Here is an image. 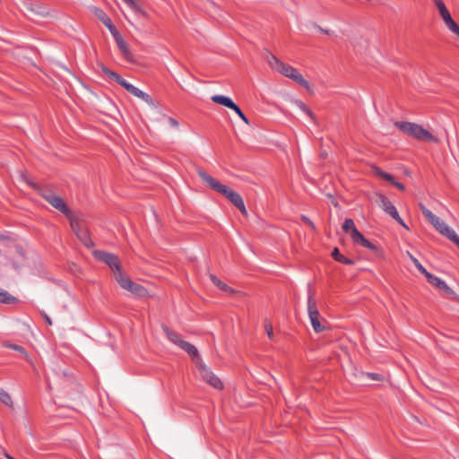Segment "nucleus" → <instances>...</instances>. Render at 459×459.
Returning <instances> with one entry per match:
<instances>
[{
	"label": "nucleus",
	"instance_id": "36",
	"mask_svg": "<svg viewBox=\"0 0 459 459\" xmlns=\"http://www.w3.org/2000/svg\"><path fill=\"white\" fill-rule=\"evenodd\" d=\"M7 346L12 348V349H13V350H15V351H19V352H21V353H22V354H24L26 359L28 360H30L29 356L27 355V353L25 352L24 349L22 346H19V345H16V344H9Z\"/></svg>",
	"mask_w": 459,
	"mask_h": 459
},
{
	"label": "nucleus",
	"instance_id": "21",
	"mask_svg": "<svg viewBox=\"0 0 459 459\" xmlns=\"http://www.w3.org/2000/svg\"><path fill=\"white\" fill-rule=\"evenodd\" d=\"M99 67L100 68L101 72L106 75L108 76L109 79L115 81L116 82H117L119 85H121L122 87L125 85V83L126 82V81L125 79H123L118 74H117L116 72L108 69L107 66H105L102 63H100L99 64Z\"/></svg>",
	"mask_w": 459,
	"mask_h": 459
},
{
	"label": "nucleus",
	"instance_id": "44",
	"mask_svg": "<svg viewBox=\"0 0 459 459\" xmlns=\"http://www.w3.org/2000/svg\"><path fill=\"white\" fill-rule=\"evenodd\" d=\"M13 266L16 271L21 269V265L15 262L13 263Z\"/></svg>",
	"mask_w": 459,
	"mask_h": 459
},
{
	"label": "nucleus",
	"instance_id": "31",
	"mask_svg": "<svg viewBox=\"0 0 459 459\" xmlns=\"http://www.w3.org/2000/svg\"><path fill=\"white\" fill-rule=\"evenodd\" d=\"M407 255L412 261V263L415 264L417 269L426 276L429 272L423 267V265L419 262V260L416 257H414L410 252H407Z\"/></svg>",
	"mask_w": 459,
	"mask_h": 459
},
{
	"label": "nucleus",
	"instance_id": "12",
	"mask_svg": "<svg viewBox=\"0 0 459 459\" xmlns=\"http://www.w3.org/2000/svg\"><path fill=\"white\" fill-rule=\"evenodd\" d=\"M41 196L54 208L64 213L66 217H70L74 212L67 207L65 202L59 195L50 190L41 192Z\"/></svg>",
	"mask_w": 459,
	"mask_h": 459
},
{
	"label": "nucleus",
	"instance_id": "7",
	"mask_svg": "<svg viewBox=\"0 0 459 459\" xmlns=\"http://www.w3.org/2000/svg\"><path fill=\"white\" fill-rule=\"evenodd\" d=\"M342 228L346 234L350 235L354 243L359 244L372 251H377V247L367 238H365L364 236L358 230L352 219H346Z\"/></svg>",
	"mask_w": 459,
	"mask_h": 459
},
{
	"label": "nucleus",
	"instance_id": "29",
	"mask_svg": "<svg viewBox=\"0 0 459 459\" xmlns=\"http://www.w3.org/2000/svg\"><path fill=\"white\" fill-rule=\"evenodd\" d=\"M0 401L9 406V407H12L13 406V400L11 398V396L9 395V394L7 392H5L3 388L0 387Z\"/></svg>",
	"mask_w": 459,
	"mask_h": 459
},
{
	"label": "nucleus",
	"instance_id": "9",
	"mask_svg": "<svg viewBox=\"0 0 459 459\" xmlns=\"http://www.w3.org/2000/svg\"><path fill=\"white\" fill-rule=\"evenodd\" d=\"M195 361L204 381L216 389L223 388L221 380L213 374V372L206 366L199 355L195 359Z\"/></svg>",
	"mask_w": 459,
	"mask_h": 459
},
{
	"label": "nucleus",
	"instance_id": "4",
	"mask_svg": "<svg viewBox=\"0 0 459 459\" xmlns=\"http://www.w3.org/2000/svg\"><path fill=\"white\" fill-rule=\"evenodd\" d=\"M420 208L424 214V216L428 219L430 224L438 231L441 235L447 238L449 240L453 239V236H455V231L451 229L444 221H442L439 217L435 215L431 211L426 208L422 204H420Z\"/></svg>",
	"mask_w": 459,
	"mask_h": 459
},
{
	"label": "nucleus",
	"instance_id": "32",
	"mask_svg": "<svg viewBox=\"0 0 459 459\" xmlns=\"http://www.w3.org/2000/svg\"><path fill=\"white\" fill-rule=\"evenodd\" d=\"M101 22L108 28V30L110 31V33L112 34V36L114 34H116L117 32H118V30H117V28L113 25L111 20L109 19L108 16H107L105 18V20L101 21Z\"/></svg>",
	"mask_w": 459,
	"mask_h": 459
},
{
	"label": "nucleus",
	"instance_id": "15",
	"mask_svg": "<svg viewBox=\"0 0 459 459\" xmlns=\"http://www.w3.org/2000/svg\"><path fill=\"white\" fill-rule=\"evenodd\" d=\"M438 9L439 14L443 19L448 29L454 33L459 29V26L455 23V22L452 19L449 11L446 7L444 2L442 0H433Z\"/></svg>",
	"mask_w": 459,
	"mask_h": 459
},
{
	"label": "nucleus",
	"instance_id": "49",
	"mask_svg": "<svg viewBox=\"0 0 459 459\" xmlns=\"http://www.w3.org/2000/svg\"><path fill=\"white\" fill-rule=\"evenodd\" d=\"M18 252L21 255V256H22V257L24 256V254H23V252L21 249H19Z\"/></svg>",
	"mask_w": 459,
	"mask_h": 459
},
{
	"label": "nucleus",
	"instance_id": "45",
	"mask_svg": "<svg viewBox=\"0 0 459 459\" xmlns=\"http://www.w3.org/2000/svg\"><path fill=\"white\" fill-rule=\"evenodd\" d=\"M329 197L333 199L332 203H333L335 206H337V205H338V204H337L336 200L333 197V195H329Z\"/></svg>",
	"mask_w": 459,
	"mask_h": 459
},
{
	"label": "nucleus",
	"instance_id": "3",
	"mask_svg": "<svg viewBox=\"0 0 459 459\" xmlns=\"http://www.w3.org/2000/svg\"><path fill=\"white\" fill-rule=\"evenodd\" d=\"M394 126L403 133L420 141L437 143L438 139L421 126L411 122H394Z\"/></svg>",
	"mask_w": 459,
	"mask_h": 459
},
{
	"label": "nucleus",
	"instance_id": "27",
	"mask_svg": "<svg viewBox=\"0 0 459 459\" xmlns=\"http://www.w3.org/2000/svg\"><path fill=\"white\" fill-rule=\"evenodd\" d=\"M332 256L334 260L343 263L345 264H353L354 262L349 258L344 257L342 255L340 254L339 249L337 247L333 248L332 252Z\"/></svg>",
	"mask_w": 459,
	"mask_h": 459
},
{
	"label": "nucleus",
	"instance_id": "35",
	"mask_svg": "<svg viewBox=\"0 0 459 459\" xmlns=\"http://www.w3.org/2000/svg\"><path fill=\"white\" fill-rule=\"evenodd\" d=\"M264 329L270 339L273 337V325L267 320L264 321Z\"/></svg>",
	"mask_w": 459,
	"mask_h": 459
},
{
	"label": "nucleus",
	"instance_id": "10",
	"mask_svg": "<svg viewBox=\"0 0 459 459\" xmlns=\"http://www.w3.org/2000/svg\"><path fill=\"white\" fill-rule=\"evenodd\" d=\"M307 313L312 327L316 333H321L326 329L324 325L325 320L321 317L317 309L316 302L311 296H309L307 299Z\"/></svg>",
	"mask_w": 459,
	"mask_h": 459
},
{
	"label": "nucleus",
	"instance_id": "50",
	"mask_svg": "<svg viewBox=\"0 0 459 459\" xmlns=\"http://www.w3.org/2000/svg\"><path fill=\"white\" fill-rule=\"evenodd\" d=\"M455 33L459 36V29Z\"/></svg>",
	"mask_w": 459,
	"mask_h": 459
},
{
	"label": "nucleus",
	"instance_id": "41",
	"mask_svg": "<svg viewBox=\"0 0 459 459\" xmlns=\"http://www.w3.org/2000/svg\"><path fill=\"white\" fill-rule=\"evenodd\" d=\"M134 12L136 13H139L140 14H142L143 17H148V13L140 6V10H134Z\"/></svg>",
	"mask_w": 459,
	"mask_h": 459
},
{
	"label": "nucleus",
	"instance_id": "34",
	"mask_svg": "<svg viewBox=\"0 0 459 459\" xmlns=\"http://www.w3.org/2000/svg\"><path fill=\"white\" fill-rule=\"evenodd\" d=\"M365 376L374 381H382L384 377L377 373H366Z\"/></svg>",
	"mask_w": 459,
	"mask_h": 459
},
{
	"label": "nucleus",
	"instance_id": "11",
	"mask_svg": "<svg viewBox=\"0 0 459 459\" xmlns=\"http://www.w3.org/2000/svg\"><path fill=\"white\" fill-rule=\"evenodd\" d=\"M67 219L69 220L72 230L80 241L86 247H91L92 242L90 238L89 232L82 227L80 219L74 213L71 214Z\"/></svg>",
	"mask_w": 459,
	"mask_h": 459
},
{
	"label": "nucleus",
	"instance_id": "16",
	"mask_svg": "<svg viewBox=\"0 0 459 459\" xmlns=\"http://www.w3.org/2000/svg\"><path fill=\"white\" fill-rule=\"evenodd\" d=\"M94 255L98 260L107 264L111 268L113 273L118 271V269L120 268V263L117 256L111 253L104 251H95Z\"/></svg>",
	"mask_w": 459,
	"mask_h": 459
},
{
	"label": "nucleus",
	"instance_id": "14",
	"mask_svg": "<svg viewBox=\"0 0 459 459\" xmlns=\"http://www.w3.org/2000/svg\"><path fill=\"white\" fill-rule=\"evenodd\" d=\"M211 99L214 103L222 105L234 110L243 122H245L247 125H249L248 118L245 116V114L241 111L239 107L237 104H235L230 98L223 95H213L212 96Z\"/></svg>",
	"mask_w": 459,
	"mask_h": 459
},
{
	"label": "nucleus",
	"instance_id": "40",
	"mask_svg": "<svg viewBox=\"0 0 459 459\" xmlns=\"http://www.w3.org/2000/svg\"><path fill=\"white\" fill-rule=\"evenodd\" d=\"M168 121L172 127L178 128L179 126V123L173 117H169Z\"/></svg>",
	"mask_w": 459,
	"mask_h": 459
},
{
	"label": "nucleus",
	"instance_id": "43",
	"mask_svg": "<svg viewBox=\"0 0 459 459\" xmlns=\"http://www.w3.org/2000/svg\"><path fill=\"white\" fill-rule=\"evenodd\" d=\"M43 316H44V318L46 320V323L48 325H52V320L50 319V317L47 314H45V313H43Z\"/></svg>",
	"mask_w": 459,
	"mask_h": 459
},
{
	"label": "nucleus",
	"instance_id": "17",
	"mask_svg": "<svg viewBox=\"0 0 459 459\" xmlns=\"http://www.w3.org/2000/svg\"><path fill=\"white\" fill-rule=\"evenodd\" d=\"M129 93H131L133 96L143 100L144 102H146L148 105L156 108V103L153 100V99L149 95L148 93L143 91L139 88L134 86L133 84L126 82L125 85L123 86Z\"/></svg>",
	"mask_w": 459,
	"mask_h": 459
},
{
	"label": "nucleus",
	"instance_id": "1",
	"mask_svg": "<svg viewBox=\"0 0 459 459\" xmlns=\"http://www.w3.org/2000/svg\"><path fill=\"white\" fill-rule=\"evenodd\" d=\"M197 175L200 177L202 181L209 186L211 189L215 192L224 195L228 200H230L244 216H247V211L246 209L243 198L240 195L234 190L228 187L226 185L220 182L218 179L214 178L205 171L201 169L196 170Z\"/></svg>",
	"mask_w": 459,
	"mask_h": 459
},
{
	"label": "nucleus",
	"instance_id": "25",
	"mask_svg": "<svg viewBox=\"0 0 459 459\" xmlns=\"http://www.w3.org/2000/svg\"><path fill=\"white\" fill-rule=\"evenodd\" d=\"M210 279L212 281V283L214 285H216L221 290H223V291H225L227 293H230V294H233L235 292V290L232 288L228 286L226 283L222 282L214 274H210Z\"/></svg>",
	"mask_w": 459,
	"mask_h": 459
},
{
	"label": "nucleus",
	"instance_id": "19",
	"mask_svg": "<svg viewBox=\"0 0 459 459\" xmlns=\"http://www.w3.org/2000/svg\"><path fill=\"white\" fill-rule=\"evenodd\" d=\"M372 170L375 173V175L378 176L379 178H381L384 180L390 182L392 185L396 186L398 189H400L402 191H403L405 189V186L402 183L395 181L394 177L391 174L383 171L378 167L373 166Z\"/></svg>",
	"mask_w": 459,
	"mask_h": 459
},
{
	"label": "nucleus",
	"instance_id": "2",
	"mask_svg": "<svg viewBox=\"0 0 459 459\" xmlns=\"http://www.w3.org/2000/svg\"><path fill=\"white\" fill-rule=\"evenodd\" d=\"M267 62L272 69L280 73L281 74L288 77L307 91L310 90V83L303 77V75L298 72L296 68L287 64H284L275 56L270 54L267 57Z\"/></svg>",
	"mask_w": 459,
	"mask_h": 459
},
{
	"label": "nucleus",
	"instance_id": "26",
	"mask_svg": "<svg viewBox=\"0 0 459 459\" xmlns=\"http://www.w3.org/2000/svg\"><path fill=\"white\" fill-rule=\"evenodd\" d=\"M128 291L132 292L140 297H143L147 294L146 290L142 285L132 281L131 285L127 289Z\"/></svg>",
	"mask_w": 459,
	"mask_h": 459
},
{
	"label": "nucleus",
	"instance_id": "24",
	"mask_svg": "<svg viewBox=\"0 0 459 459\" xmlns=\"http://www.w3.org/2000/svg\"><path fill=\"white\" fill-rule=\"evenodd\" d=\"M114 277L116 281L118 282V284L121 286V288L127 290L128 287L131 285L132 281L130 278H128L119 268L118 271H116L114 273Z\"/></svg>",
	"mask_w": 459,
	"mask_h": 459
},
{
	"label": "nucleus",
	"instance_id": "5",
	"mask_svg": "<svg viewBox=\"0 0 459 459\" xmlns=\"http://www.w3.org/2000/svg\"><path fill=\"white\" fill-rule=\"evenodd\" d=\"M420 208L424 214V216L428 219L430 224L438 231L441 235L447 238L449 240L453 239V236H455V231L451 229L444 221H442L439 217L435 215L431 211L426 208L422 204H420Z\"/></svg>",
	"mask_w": 459,
	"mask_h": 459
},
{
	"label": "nucleus",
	"instance_id": "20",
	"mask_svg": "<svg viewBox=\"0 0 459 459\" xmlns=\"http://www.w3.org/2000/svg\"><path fill=\"white\" fill-rule=\"evenodd\" d=\"M113 37L121 54L125 56L126 59L131 61L132 56L128 44L125 41L119 32L114 34Z\"/></svg>",
	"mask_w": 459,
	"mask_h": 459
},
{
	"label": "nucleus",
	"instance_id": "30",
	"mask_svg": "<svg viewBox=\"0 0 459 459\" xmlns=\"http://www.w3.org/2000/svg\"><path fill=\"white\" fill-rule=\"evenodd\" d=\"M28 9L40 16H47L48 14V13L43 9L39 4H31Z\"/></svg>",
	"mask_w": 459,
	"mask_h": 459
},
{
	"label": "nucleus",
	"instance_id": "22",
	"mask_svg": "<svg viewBox=\"0 0 459 459\" xmlns=\"http://www.w3.org/2000/svg\"><path fill=\"white\" fill-rule=\"evenodd\" d=\"M99 67L100 68L101 72L106 75L108 76L109 79L115 81L116 82H117L119 85H121L122 87L125 85V83L126 82V81L125 79H123L118 74H117L116 72L108 69L107 66H105L102 63H100L99 64Z\"/></svg>",
	"mask_w": 459,
	"mask_h": 459
},
{
	"label": "nucleus",
	"instance_id": "33",
	"mask_svg": "<svg viewBox=\"0 0 459 459\" xmlns=\"http://www.w3.org/2000/svg\"><path fill=\"white\" fill-rule=\"evenodd\" d=\"M92 12L100 22L105 20V18L108 16L101 9L97 7H93Z\"/></svg>",
	"mask_w": 459,
	"mask_h": 459
},
{
	"label": "nucleus",
	"instance_id": "13",
	"mask_svg": "<svg viewBox=\"0 0 459 459\" xmlns=\"http://www.w3.org/2000/svg\"><path fill=\"white\" fill-rule=\"evenodd\" d=\"M426 278L431 285L443 292L445 298L452 300L458 299L457 294L443 280L431 274L430 273H428Z\"/></svg>",
	"mask_w": 459,
	"mask_h": 459
},
{
	"label": "nucleus",
	"instance_id": "46",
	"mask_svg": "<svg viewBox=\"0 0 459 459\" xmlns=\"http://www.w3.org/2000/svg\"><path fill=\"white\" fill-rule=\"evenodd\" d=\"M321 31H323L324 33L325 34H329V30H324L322 28L319 29Z\"/></svg>",
	"mask_w": 459,
	"mask_h": 459
},
{
	"label": "nucleus",
	"instance_id": "38",
	"mask_svg": "<svg viewBox=\"0 0 459 459\" xmlns=\"http://www.w3.org/2000/svg\"><path fill=\"white\" fill-rule=\"evenodd\" d=\"M301 220L307 224L308 225L312 230H316V227L314 225V223L310 221V219L308 217H307L306 215H302L301 216Z\"/></svg>",
	"mask_w": 459,
	"mask_h": 459
},
{
	"label": "nucleus",
	"instance_id": "23",
	"mask_svg": "<svg viewBox=\"0 0 459 459\" xmlns=\"http://www.w3.org/2000/svg\"><path fill=\"white\" fill-rule=\"evenodd\" d=\"M291 104L305 112L316 124V117L315 114L312 112V110L300 100L293 99L290 100Z\"/></svg>",
	"mask_w": 459,
	"mask_h": 459
},
{
	"label": "nucleus",
	"instance_id": "6",
	"mask_svg": "<svg viewBox=\"0 0 459 459\" xmlns=\"http://www.w3.org/2000/svg\"><path fill=\"white\" fill-rule=\"evenodd\" d=\"M420 208L424 214V216L428 219L430 224L438 231L441 235L447 238L449 240L453 239V236H455V231L451 229L444 221H442L439 217L435 215L431 211L426 208L422 204H420Z\"/></svg>",
	"mask_w": 459,
	"mask_h": 459
},
{
	"label": "nucleus",
	"instance_id": "8",
	"mask_svg": "<svg viewBox=\"0 0 459 459\" xmlns=\"http://www.w3.org/2000/svg\"><path fill=\"white\" fill-rule=\"evenodd\" d=\"M161 328H162V331L164 332V333L166 334V336L168 337V339L172 343H174L175 345H177L178 347H179L180 349L185 351L194 359L196 357H198L199 353H198V351L195 348V346L184 341L178 333L170 330L167 325H163L161 326Z\"/></svg>",
	"mask_w": 459,
	"mask_h": 459
},
{
	"label": "nucleus",
	"instance_id": "18",
	"mask_svg": "<svg viewBox=\"0 0 459 459\" xmlns=\"http://www.w3.org/2000/svg\"><path fill=\"white\" fill-rule=\"evenodd\" d=\"M376 204L388 215L391 217L397 215V210L390 200L383 194H376L375 195Z\"/></svg>",
	"mask_w": 459,
	"mask_h": 459
},
{
	"label": "nucleus",
	"instance_id": "37",
	"mask_svg": "<svg viewBox=\"0 0 459 459\" xmlns=\"http://www.w3.org/2000/svg\"><path fill=\"white\" fill-rule=\"evenodd\" d=\"M132 10H140V5L134 0H123Z\"/></svg>",
	"mask_w": 459,
	"mask_h": 459
},
{
	"label": "nucleus",
	"instance_id": "39",
	"mask_svg": "<svg viewBox=\"0 0 459 459\" xmlns=\"http://www.w3.org/2000/svg\"><path fill=\"white\" fill-rule=\"evenodd\" d=\"M392 218L394 220H395L399 224H401L403 227H404L405 229H408V226L404 223V221H403V219L400 217L399 213L397 212V215H394L392 216Z\"/></svg>",
	"mask_w": 459,
	"mask_h": 459
},
{
	"label": "nucleus",
	"instance_id": "48",
	"mask_svg": "<svg viewBox=\"0 0 459 459\" xmlns=\"http://www.w3.org/2000/svg\"><path fill=\"white\" fill-rule=\"evenodd\" d=\"M5 239H7L6 236L0 235V240H5Z\"/></svg>",
	"mask_w": 459,
	"mask_h": 459
},
{
	"label": "nucleus",
	"instance_id": "42",
	"mask_svg": "<svg viewBox=\"0 0 459 459\" xmlns=\"http://www.w3.org/2000/svg\"><path fill=\"white\" fill-rule=\"evenodd\" d=\"M451 241L459 247V237L457 236V234L455 236H453V239H451Z\"/></svg>",
	"mask_w": 459,
	"mask_h": 459
},
{
	"label": "nucleus",
	"instance_id": "47",
	"mask_svg": "<svg viewBox=\"0 0 459 459\" xmlns=\"http://www.w3.org/2000/svg\"><path fill=\"white\" fill-rule=\"evenodd\" d=\"M363 42H364V46H362V47L360 48L361 49H362V48H367V46H368V42H367L366 40H363Z\"/></svg>",
	"mask_w": 459,
	"mask_h": 459
},
{
	"label": "nucleus",
	"instance_id": "28",
	"mask_svg": "<svg viewBox=\"0 0 459 459\" xmlns=\"http://www.w3.org/2000/svg\"><path fill=\"white\" fill-rule=\"evenodd\" d=\"M15 300V297H13L9 292L0 288V302L11 304L13 303Z\"/></svg>",
	"mask_w": 459,
	"mask_h": 459
}]
</instances>
